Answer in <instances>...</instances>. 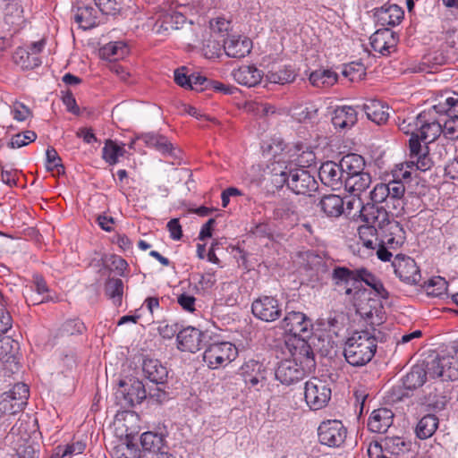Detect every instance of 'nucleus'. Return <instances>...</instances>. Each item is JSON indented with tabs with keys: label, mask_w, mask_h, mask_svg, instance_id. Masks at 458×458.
I'll list each match as a JSON object with an SVG mask.
<instances>
[{
	"label": "nucleus",
	"mask_w": 458,
	"mask_h": 458,
	"mask_svg": "<svg viewBox=\"0 0 458 458\" xmlns=\"http://www.w3.org/2000/svg\"><path fill=\"white\" fill-rule=\"evenodd\" d=\"M318 176L322 183L332 190H340L344 184V174L342 172L340 163H323L319 167Z\"/></svg>",
	"instance_id": "6ab92c4d"
},
{
	"label": "nucleus",
	"mask_w": 458,
	"mask_h": 458,
	"mask_svg": "<svg viewBox=\"0 0 458 458\" xmlns=\"http://www.w3.org/2000/svg\"><path fill=\"white\" fill-rule=\"evenodd\" d=\"M36 139L37 134L33 131H26L13 136L8 145L12 148H19L35 141Z\"/></svg>",
	"instance_id": "603ef678"
},
{
	"label": "nucleus",
	"mask_w": 458,
	"mask_h": 458,
	"mask_svg": "<svg viewBox=\"0 0 458 458\" xmlns=\"http://www.w3.org/2000/svg\"><path fill=\"white\" fill-rule=\"evenodd\" d=\"M385 235H382L379 241V244L377 246L376 254L377 258L382 261H389L392 258L393 254L390 252L389 250H394V248H391L389 244H386L384 242Z\"/></svg>",
	"instance_id": "69168bd1"
},
{
	"label": "nucleus",
	"mask_w": 458,
	"mask_h": 458,
	"mask_svg": "<svg viewBox=\"0 0 458 458\" xmlns=\"http://www.w3.org/2000/svg\"><path fill=\"white\" fill-rule=\"evenodd\" d=\"M46 167L48 171L56 170L58 174H64V167L57 151L53 147H48L46 151Z\"/></svg>",
	"instance_id": "8fccbe9b"
},
{
	"label": "nucleus",
	"mask_w": 458,
	"mask_h": 458,
	"mask_svg": "<svg viewBox=\"0 0 458 458\" xmlns=\"http://www.w3.org/2000/svg\"><path fill=\"white\" fill-rule=\"evenodd\" d=\"M377 350V339L368 330L354 332L345 342L344 355L353 367H360L371 360Z\"/></svg>",
	"instance_id": "423d86ee"
},
{
	"label": "nucleus",
	"mask_w": 458,
	"mask_h": 458,
	"mask_svg": "<svg viewBox=\"0 0 458 458\" xmlns=\"http://www.w3.org/2000/svg\"><path fill=\"white\" fill-rule=\"evenodd\" d=\"M301 217L298 203L293 199H284L278 201L273 210V218L287 225H296Z\"/></svg>",
	"instance_id": "a211bd4d"
},
{
	"label": "nucleus",
	"mask_w": 458,
	"mask_h": 458,
	"mask_svg": "<svg viewBox=\"0 0 458 458\" xmlns=\"http://www.w3.org/2000/svg\"><path fill=\"white\" fill-rule=\"evenodd\" d=\"M394 274L407 284H418L421 274L415 260L403 255H396L392 262Z\"/></svg>",
	"instance_id": "ddd939ff"
},
{
	"label": "nucleus",
	"mask_w": 458,
	"mask_h": 458,
	"mask_svg": "<svg viewBox=\"0 0 458 458\" xmlns=\"http://www.w3.org/2000/svg\"><path fill=\"white\" fill-rule=\"evenodd\" d=\"M280 327L285 334L299 338V344L301 342H306V339L311 335L313 324L303 312L290 311L280 322Z\"/></svg>",
	"instance_id": "0eeeda50"
},
{
	"label": "nucleus",
	"mask_w": 458,
	"mask_h": 458,
	"mask_svg": "<svg viewBox=\"0 0 458 458\" xmlns=\"http://www.w3.org/2000/svg\"><path fill=\"white\" fill-rule=\"evenodd\" d=\"M267 79L271 83L286 84L293 82L295 79L294 71L291 67L281 66L277 70L270 71Z\"/></svg>",
	"instance_id": "49530a36"
},
{
	"label": "nucleus",
	"mask_w": 458,
	"mask_h": 458,
	"mask_svg": "<svg viewBox=\"0 0 458 458\" xmlns=\"http://www.w3.org/2000/svg\"><path fill=\"white\" fill-rule=\"evenodd\" d=\"M449 400L450 396L448 391H441L438 386H436L435 392L428 394L427 402L428 406L434 411H439L445 408Z\"/></svg>",
	"instance_id": "de8ad7c7"
},
{
	"label": "nucleus",
	"mask_w": 458,
	"mask_h": 458,
	"mask_svg": "<svg viewBox=\"0 0 458 458\" xmlns=\"http://www.w3.org/2000/svg\"><path fill=\"white\" fill-rule=\"evenodd\" d=\"M177 302L185 311L193 312L195 310L196 298L192 295L182 293L177 297Z\"/></svg>",
	"instance_id": "338daca9"
},
{
	"label": "nucleus",
	"mask_w": 458,
	"mask_h": 458,
	"mask_svg": "<svg viewBox=\"0 0 458 458\" xmlns=\"http://www.w3.org/2000/svg\"><path fill=\"white\" fill-rule=\"evenodd\" d=\"M145 377L155 384H164L168 377V370L160 360L157 359H145L142 363Z\"/></svg>",
	"instance_id": "cd10ccee"
},
{
	"label": "nucleus",
	"mask_w": 458,
	"mask_h": 458,
	"mask_svg": "<svg viewBox=\"0 0 458 458\" xmlns=\"http://www.w3.org/2000/svg\"><path fill=\"white\" fill-rule=\"evenodd\" d=\"M39 450L32 445H24L17 451L18 458H38Z\"/></svg>",
	"instance_id": "774afa93"
},
{
	"label": "nucleus",
	"mask_w": 458,
	"mask_h": 458,
	"mask_svg": "<svg viewBox=\"0 0 458 458\" xmlns=\"http://www.w3.org/2000/svg\"><path fill=\"white\" fill-rule=\"evenodd\" d=\"M86 444L83 441H76L65 446L64 450L61 449L62 458H71L72 455H79L84 452Z\"/></svg>",
	"instance_id": "13d9d810"
},
{
	"label": "nucleus",
	"mask_w": 458,
	"mask_h": 458,
	"mask_svg": "<svg viewBox=\"0 0 458 458\" xmlns=\"http://www.w3.org/2000/svg\"><path fill=\"white\" fill-rule=\"evenodd\" d=\"M427 378V371L422 366H414L403 379V386L406 389H416L424 385Z\"/></svg>",
	"instance_id": "a19ab883"
},
{
	"label": "nucleus",
	"mask_w": 458,
	"mask_h": 458,
	"mask_svg": "<svg viewBox=\"0 0 458 458\" xmlns=\"http://www.w3.org/2000/svg\"><path fill=\"white\" fill-rule=\"evenodd\" d=\"M368 119L377 124L385 123L389 118V108L378 100H369L362 106Z\"/></svg>",
	"instance_id": "7c9ffc66"
},
{
	"label": "nucleus",
	"mask_w": 458,
	"mask_h": 458,
	"mask_svg": "<svg viewBox=\"0 0 458 458\" xmlns=\"http://www.w3.org/2000/svg\"><path fill=\"white\" fill-rule=\"evenodd\" d=\"M437 287L429 293L435 296H440L447 291V282L443 277H435L429 280L428 289L429 287Z\"/></svg>",
	"instance_id": "0e129e2a"
},
{
	"label": "nucleus",
	"mask_w": 458,
	"mask_h": 458,
	"mask_svg": "<svg viewBox=\"0 0 458 458\" xmlns=\"http://www.w3.org/2000/svg\"><path fill=\"white\" fill-rule=\"evenodd\" d=\"M412 166L406 162L398 164L393 170V180L387 183H377L370 191V199L373 204L386 203L387 208L393 207L394 209L402 208L403 198L405 192V187L402 180L411 178Z\"/></svg>",
	"instance_id": "39448f33"
},
{
	"label": "nucleus",
	"mask_w": 458,
	"mask_h": 458,
	"mask_svg": "<svg viewBox=\"0 0 458 458\" xmlns=\"http://www.w3.org/2000/svg\"><path fill=\"white\" fill-rule=\"evenodd\" d=\"M316 368L313 351L307 342L294 346L292 358L279 362L276 369V378L284 385H292L301 380Z\"/></svg>",
	"instance_id": "7ed1b4c3"
},
{
	"label": "nucleus",
	"mask_w": 458,
	"mask_h": 458,
	"mask_svg": "<svg viewBox=\"0 0 458 458\" xmlns=\"http://www.w3.org/2000/svg\"><path fill=\"white\" fill-rule=\"evenodd\" d=\"M165 435L163 432L147 431L140 436V445L144 451L158 454L165 447Z\"/></svg>",
	"instance_id": "2f4dec72"
},
{
	"label": "nucleus",
	"mask_w": 458,
	"mask_h": 458,
	"mask_svg": "<svg viewBox=\"0 0 458 458\" xmlns=\"http://www.w3.org/2000/svg\"><path fill=\"white\" fill-rule=\"evenodd\" d=\"M206 338L207 335L196 327H183L177 335V348L194 353L202 348Z\"/></svg>",
	"instance_id": "2eb2a0df"
},
{
	"label": "nucleus",
	"mask_w": 458,
	"mask_h": 458,
	"mask_svg": "<svg viewBox=\"0 0 458 458\" xmlns=\"http://www.w3.org/2000/svg\"><path fill=\"white\" fill-rule=\"evenodd\" d=\"M370 183L371 175L369 173L364 171L357 175L346 177L344 187L353 195H359L367 190Z\"/></svg>",
	"instance_id": "72a5a7b5"
},
{
	"label": "nucleus",
	"mask_w": 458,
	"mask_h": 458,
	"mask_svg": "<svg viewBox=\"0 0 458 458\" xmlns=\"http://www.w3.org/2000/svg\"><path fill=\"white\" fill-rule=\"evenodd\" d=\"M438 427V418L433 414L422 417L417 424L416 435L420 439L430 437Z\"/></svg>",
	"instance_id": "79ce46f5"
},
{
	"label": "nucleus",
	"mask_w": 458,
	"mask_h": 458,
	"mask_svg": "<svg viewBox=\"0 0 458 458\" xmlns=\"http://www.w3.org/2000/svg\"><path fill=\"white\" fill-rule=\"evenodd\" d=\"M357 313L366 319L371 327L379 326L385 320L383 305L377 300L368 299L367 303L355 302Z\"/></svg>",
	"instance_id": "aec40b11"
},
{
	"label": "nucleus",
	"mask_w": 458,
	"mask_h": 458,
	"mask_svg": "<svg viewBox=\"0 0 458 458\" xmlns=\"http://www.w3.org/2000/svg\"><path fill=\"white\" fill-rule=\"evenodd\" d=\"M439 114L444 119L442 122L444 137L451 140H458V116H446L445 113H439Z\"/></svg>",
	"instance_id": "09e8293b"
},
{
	"label": "nucleus",
	"mask_w": 458,
	"mask_h": 458,
	"mask_svg": "<svg viewBox=\"0 0 458 458\" xmlns=\"http://www.w3.org/2000/svg\"><path fill=\"white\" fill-rule=\"evenodd\" d=\"M128 54V47L122 41L110 42L100 48L102 58L109 61H116L123 58Z\"/></svg>",
	"instance_id": "37998d69"
},
{
	"label": "nucleus",
	"mask_w": 458,
	"mask_h": 458,
	"mask_svg": "<svg viewBox=\"0 0 458 458\" xmlns=\"http://www.w3.org/2000/svg\"><path fill=\"white\" fill-rule=\"evenodd\" d=\"M394 412L387 408L374 410L368 420V428L375 433H385L391 427Z\"/></svg>",
	"instance_id": "b1692460"
},
{
	"label": "nucleus",
	"mask_w": 458,
	"mask_h": 458,
	"mask_svg": "<svg viewBox=\"0 0 458 458\" xmlns=\"http://www.w3.org/2000/svg\"><path fill=\"white\" fill-rule=\"evenodd\" d=\"M337 74L328 69H319L310 74V83L318 88H326L334 85L337 81Z\"/></svg>",
	"instance_id": "58836bf2"
},
{
	"label": "nucleus",
	"mask_w": 458,
	"mask_h": 458,
	"mask_svg": "<svg viewBox=\"0 0 458 458\" xmlns=\"http://www.w3.org/2000/svg\"><path fill=\"white\" fill-rule=\"evenodd\" d=\"M358 235L362 247L373 252L379 244L381 232L367 224L359 226Z\"/></svg>",
	"instance_id": "473e14b6"
},
{
	"label": "nucleus",
	"mask_w": 458,
	"mask_h": 458,
	"mask_svg": "<svg viewBox=\"0 0 458 458\" xmlns=\"http://www.w3.org/2000/svg\"><path fill=\"white\" fill-rule=\"evenodd\" d=\"M223 47L228 57L240 59L250 53L252 41L245 36L230 35L225 39Z\"/></svg>",
	"instance_id": "412c9836"
},
{
	"label": "nucleus",
	"mask_w": 458,
	"mask_h": 458,
	"mask_svg": "<svg viewBox=\"0 0 458 458\" xmlns=\"http://www.w3.org/2000/svg\"><path fill=\"white\" fill-rule=\"evenodd\" d=\"M434 110V106L428 111H423L415 118L417 134L409 140L408 165L416 170L427 171L433 165V161L428 155V144L435 141L441 134L444 135L441 114Z\"/></svg>",
	"instance_id": "f257e3e1"
},
{
	"label": "nucleus",
	"mask_w": 458,
	"mask_h": 458,
	"mask_svg": "<svg viewBox=\"0 0 458 458\" xmlns=\"http://www.w3.org/2000/svg\"><path fill=\"white\" fill-rule=\"evenodd\" d=\"M85 326L80 319H69L63 325V331L68 335L81 334Z\"/></svg>",
	"instance_id": "e2e57ef3"
},
{
	"label": "nucleus",
	"mask_w": 458,
	"mask_h": 458,
	"mask_svg": "<svg viewBox=\"0 0 458 458\" xmlns=\"http://www.w3.org/2000/svg\"><path fill=\"white\" fill-rule=\"evenodd\" d=\"M237 354V348L232 343L216 342L207 347L203 354V360L208 368L215 369L233 361Z\"/></svg>",
	"instance_id": "6e6552de"
},
{
	"label": "nucleus",
	"mask_w": 458,
	"mask_h": 458,
	"mask_svg": "<svg viewBox=\"0 0 458 458\" xmlns=\"http://www.w3.org/2000/svg\"><path fill=\"white\" fill-rule=\"evenodd\" d=\"M13 119L18 122L25 121L30 114V110L22 103L15 102L11 107Z\"/></svg>",
	"instance_id": "680f3d73"
},
{
	"label": "nucleus",
	"mask_w": 458,
	"mask_h": 458,
	"mask_svg": "<svg viewBox=\"0 0 458 458\" xmlns=\"http://www.w3.org/2000/svg\"><path fill=\"white\" fill-rule=\"evenodd\" d=\"M185 21V16L180 13H165L152 24V31L157 35L166 36L171 31L179 30Z\"/></svg>",
	"instance_id": "4be33fe9"
},
{
	"label": "nucleus",
	"mask_w": 458,
	"mask_h": 458,
	"mask_svg": "<svg viewBox=\"0 0 458 458\" xmlns=\"http://www.w3.org/2000/svg\"><path fill=\"white\" fill-rule=\"evenodd\" d=\"M344 199L335 194L324 196L319 202L321 210L330 217H338L344 212Z\"/></svg>",
	"instance_id": "f704fd0d"
},
{
	"label": "nucleus",
	"mask_w": 458,
	"mask_h": 458,
	"mask_svg": "<svg viewBox=\"0 0 458 458\" xmlns=\"http://www.w3.org/2000/svg\"><path fill=\"white\" fill-rule=\"evenodd\" d=\"M29 396V386L24 383H17L9 392L2 395L0 411L15 414L24 409Z\"/></svg>",
	"instance_id": "9b49d317"
},
{
	"label": "nucleus",
	"mask_w": 458,
	"mask_h": 458,
	"mask_svg": "<svg viewBox=\"0 0 458 458\" xmlns=\"http://www.w3.org/2000/svg\"><path fill=\"white\" fill-rule=\"evenodd\" d=\"M125 149L112 140H106L102 149V158L110 165L118 163L119 157H123Z\"/></svg>",
	"instance_id": "c03bdc74"
},
{
	"label": "nucleus",
	"mask_w": 458,
	"mask_h": 458,
	"mask_svg": "<svg viewBox=\"0 0 458 458\" xmlns=\"http://www.w3.org/2000/svg\"><path fill=\"white\" fill-rule=\"evenodd\" d=\"M13 61L22 69H34L41 64L38 55H33L26 47H18L13 54Z\"/></svg>",
	"instance_id": "4c0bfd02"
},
{
	"label": "nucleus",
	"mask_w": 458,
	"mask_h": 458,
	"mask_svg": "<svg viewBox=\"0 0 458 458\" xmlns=\"http://www.w3.org/2000/svg\"><path fill=\"white\" fill-rule=\"evenodd\" d=\"M357 269H349L345 267H335L333 271L332 279L337 286H344V293L351 295L353 290L358 289Z\"/></svg>",
	"instance_id": "bb28decb"
},
{
	"label": "nucleus",
	"mask_w": 458,
	"mask_h": 458,
	"mask_svg": "<svg viewBox=\"0 0 458 458\" xmlns=\"http://www.w3.org/2000/svg\"><path fill=\"white\" fill-rule=\"evenodd\" d=\"M123 283L120 278H108L105 284V294L113 301L114 305L122 304Z\"/></svg>",
	"instance_id": "a18cd8bd"
},
{
	"label": "nucleus",
	"mask_w": 458,
	"mask_h": 458,
	"mask_svg": "<svg viewBox=\"0 0 458 458\" xmlns=\"http://www.w3.org/2000/svg\"><path fill=\"white\" fill-rule=\"evenodd\" d=\"M252 314L265 322L276 321L282 313L281 304L272 296L259 297L252 302Z\"/></svg>",
	"instance_id": "4468645a"
},
{
	"label": "nucleus",
	"mask_w": 458,
	"mask_h": 458,
	"mask_svg": "<svg viewBox=\"0 0 458 458\" xmlns=\"http://www.w3.org/2000/svg\"><path fill=\"white\" fill-rule=\"evenodd\" d=\"M318 434L322 445L340 447L345 442L347 429L340 420H327L319 425Z\"/></svg>",
	"instance_id": "f8f14e48"
},
{
	"label": "nucleus",
	"mask_w": 458,
	"mask_h": 458,
	"mask_svg": "<svg viewBox=\"0 0 458 458\" xmlns=\"http://www.w3.org/2000/svg\"><path fill=\"white\" fill-rule=\"evenodd\" d=\"M331 387L326 381L312 377L305 383V401L313 411L326 407L331 399Z\"/></svg>",
	"instance_id": "9d476101"
},
{
	"label": "nucleus",
	"mask_w": 458,
	"mask_h": 458,
	"mask_svg": "<svg viewBox=\"0 0 458 458\" xmlns=\"http://www.w3.org/2000/svg\"><path fill=\"white\" fill-rule=\"evenodd\" d=\"M360 217L368 225L373 226L385 235L384 242L391 248L397 249L405 240V232L399 222L390 218L389 213L383 207L367 204L360 209Z\"/></svg>",
	"instance_id": "20e7f679"
},
{
	"label": "nucleus",
	"mask_w": 458,
	"mask_h": 458,
	"mask_svg": "<svg viewBox=\"0 0 458 458\" xmlns=\"http://www.w3.org/2000/svg\"><path fill=\"white\" fill-rule=\"evenodd\" d=\"M375 18L378 26L394 27L401 23L404 17V11L394 4H386L375 12Z\"/></svg>",
	"instance_id": "5701e85b"
},
{
	"label": "nucleus",
	"mask_w": 458,
	"mask_h": 458,
	"mask_svg": "<svg viewBox=\"0 0 458 458\" xmlns=\"http://www.w3.org/2000/svg\"><path fill=\"white\" fill-rule=\"evenodd\" d=\"M272 182L276 187H283L284 184L296 194H310L318 188L315 178L309 171L298 166L296 164L278 160L271 165Z\"/></svg>",
	"instance_id": "f03ea898"
},
{
	"label": "nucleus",
	"mask_w": 458,
	"mask_h": 458,
	"mask_svg": "<svg viewBox=\"0 0 458 458\" xmlns=\"http://www.w3.org/2000/svg\"><path fill=\"white\" fill-rule=\"evenodd\" d=\"M14 344H17V343L10 338L0 340V360L8 361L13 356Z\"/></svg>",
	"instance_id": "6e6d98bb"
},
{
	"label": "nucleus",
	"mask_w": 458,
	"mask_h": 458,
	"mask_svg": "<svg viewBox=\"0 0 458 458\" xmlns=\"http://www.w3.org/2000/svg\"><path fill=\"white\" fill-rule=\"evenodd\" d=\"M357 284L363 282L368 286L372 288L376 285V284L380 280L378 277H377L374 274H372L370 271H369L366 268H357Z\"/></svg>",
	"instance_id": "4d7b16f0"
},
{
	"label": "nucleus",
	"mask_w": 458,
	"mask_h": 458,
	"mask_svg": "<svg viewBox=\"0 0 458 458\" xmlns=\"http://www.w3.org/2000/svg\"><path fill=\"white\" fill-rule=\"evenodd\" d=\"M434 110L445 113L446 116H458V99L447 98L444 103L435 105Z\"/></svg>",
	"instance_id": "864d4df0"
},
{
	"label": "nucleus",
	"mask_w": 458,
	"mask_h": 458,
	"mask_svg": "<svg viewBox=\"0 0 458 458\" xmlns=\"http://www.w3.org/2000/svg\"><path fill=\"white\" fill-rule=\"evenodd\" d=\"M427 376L432 378H440L441 381H454L458 377V369L452 366L451 360L447 357H437L428 362L425 368Z\"/></svg>",
	"instance_id": "f3484780"
},
{
	"label": "nucleus",
	"mask_w": 458,
	"mask_h": 458,
	"mask_svg": "<svg viewBox=\"0 0 458 458\" xmlns=\"http://www.w3.org/2000/svg\"><path fill=\"white\" fill-rule=\"evenodd\" d=\"M410 450V443L400 437H386L379 441L369 443L367 453L369 456L377 458L386 455L391 458H400Z\"/></svg>",
	"instance_id": "1a4fd4ad"
},
{
	"label": "nucleus",
	"mask_w": 458,
	"mask_h": 458,
	"mask_svg": "<svg viewBox=\"0 0 458 458\" xmlns=\"http://www.w3.org/2000/svg\"><path fill=\"white\" fill-rule=\"evenodd\" d=\"M398 41V35L387 28L376 30L370 37L371 47L383 55L395 51Z\"/></svg>",
	"instance_id": "dca6fc26"
},
{
	"label": "nucleus",
	"mask_w": 458,
	"mask_h": 458,
	"mask_svg": "<svg viewBox=\"0 0 458 458\" xmlns=\"http://www.w3.org/2000/svg\"><path fill=\"white\" fill-rule=\"evenodd\" d=\"M74 21L83 30L95 27L97 25L95 9L89 5L78 7L74 14Z\"/></svg>",
	"instance_id": "ea45409f"
},
{
	"label": "nucleus",
	"mask_w": 458,
	"mask_h": 458,
	"mask_svg": "<svg viewBox=\"0 0 458 458\" xmlns=\"http://www.w3.org/2000/svg\"><path fill=\"white\" fill-rule=\"evenodd\" d=\"M142 140L147 146L157 148L163 154L173 153V145L166 137L156 133H145L137 138Z\"/></svg>",
	"instance_id": "c9c22d12"
},
{
	"label": "nucleus",
	"mask_w": 458,
	"mask_h": 458,
	"mask_svg": "<svg viewBox=\"0 0 458 458\" xmlns=\"http://www.w3.org/2000/svg\"><path fill=\"white\" fill-rule=\"evenodd\" d=\"M120 387L124 388L122 393L125 394V399L131 405L134 403H140L146 398V391L143 384L139 380H133L129 389L125 386L127 383L121 380L119 383Z\"/></svg>",
	"instance_id": "e433bc0d"
},
{
	"label": "nucleus",
	"mask_w": 458,
	"mask_h": 458,
	"mask_svg": "<svg viewBox=\"0 0 458 458\" xmlns=\"http://www.w3.org/2000/svg\"><path fill=\"white\" fill-rule=\"evenodd\" d=\"M232 75L237 83L249 88L258 85L263 77L260 70L250 65H243L233 70Z\"/></svg>",
	"instance_id": "c85d7f7f"
},
{
	"label": "nucleus",
	"mask_w": 458,
	"mask_h": 458,
	"mask_svg": "<svg viewBox=\"0 0 458 458\" xmlns=\"http://www.w3.org/2000/svg\"><path fill=\"white\" fill-rule=\"evenodd\" d=\"M4 10V18L6 24L19 30L23 21V8L20 0H0Z\"/></svg>",
	"instance_id": "393cba45"
},
{
	"label": "nucleus",
	"mask_w": 458,
	"mask_h": 458,
	"mask_svg": "<svg viewBox=\"0 0 458 458\" xmlns=\"http://www.w3.org/2000/svg\"><path fill=\"white\" fill-rule=\"evenodd\" d=\"M343 74L351 81H360L366 75V68L360 63H351L344 67Z\"/></svg>",
	"instance_id": "3c124183"
},
{
	"label": "nucleus",
	"mask_w": 458,
	"mask_h": 458,
	"mask_svg": "<svg viewBox=\"0 0 458 458\" xmlns=\"http://www.w3.org/2000/svg\"><path fill=\"white\" fill-rule=\"evenodd\" d=\"M339 163L342 172L344 174V180L348 176L357 175L365 171V159L358 154H348L343 157Z\"/></svg>",
	"instance_id": "c756f323"
},
{
	"label": "nucleus",
	"mask_w": 458,
	"mask_h": 458,
	"mask_svg": "<svg viewBox=\"0 0 458 458\" xmlns=\"http://www.w3.org/2000/svg\"><path fill=\"white\" fill-rule=\"evenodd\" d=\"M182 328V326L176 322L164 323L159 325L158 333L165 339H172L174 335L177 336Z\"/></svg>",
	"instance_id": "5fc2aeb1"
},
{
	"label": "nucleus",
	"mask_w": 458,
	"mask_h": 458,
	"mask_svg": "<svg viewBox=\"0 0 458 458\" xmlns=\"http://www.w3.org/2000/svg\"><path fill=\"white\" fill-rule=\"evenodd\" d=\"M99 11L104 14H115L119 11L116 0H94Z\"/></svg>",
	"instance_id": "bf43d9fd"
},
{
	"label": "nucleus",
	"mask_w": 458,
	"mask_h": 458,
	"mask_svg": "<svg viewBox=\"0 0 458 458\" xmlns=\"http://www.w3.org/2000/svg\"><path fill=\"white\" fill-rule=\"evenodd\" d=\"M358 121V112L350 106H337L332 114V123L335 129H350Z\"/></svg>",
	"instance_id": "a878e982"
},
{
	"label": "nucleus",
	"mask_w": 458,
	"mask_h": 458,
	"mask_svg": "<svg viewBox=\"0 0 458 458\" xmlns=\"http://www.w3.org/2000/svg\"><path fill=\"white\" fill-rule=\"evenodd\" d=\"M210 84L208 79L199 73H192L190 75L189 89L196 91H203Z\"/></svg>",
	"instance_id": "052dcab7"
}]
</instances>
